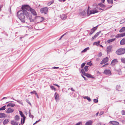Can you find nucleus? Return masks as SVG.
Returning <instances> with one entry per match:
<instances>
[{"label": "nucleus", "instance_id": "1", "mask_svg": "<svg viewBox=\"0 0 125 125\" xmlns=\"http://www.w3.org/2000/svg\"><path fill=\"white\" fill-rule=\"evenodd\" d=\"M25 15L27 19H29L31 22H33L34 21L33 19H32V15L31 14L28 12L27 11L20 10L17 13V16L22 22L24 23L25 22Z\"/></svg>", "mask_w": 125, "mask_h": 125}, {"label": "nucleus", "instance_id": "2", "mask_svg": "<svg viewBox=\"0 0 125 125\" xmlns=\"http://www.w3.org/2000/svg\"><path fill=\"white\" fill-rule=\"evenodd\" d=\"M125 49L120 48L118 49L116 52V53L118 55H120L124 54L125 52Z\"/></svg>", "mask_w": 125, "mask_h": 125}, {"label": "nucleus", "instance_id": "3", "mask_svg": "<svg viewBox=\"0 0 125 125\" xmlns=\"http://www.w3.org/2000/svg\"><path fill=\"white\" fill-rule=\"evenodd\" d=\"M35 20L36 23H38L43 21L44 20V19L42 17L37 16L35 17Z\"/></svg>", "mask_w": 125, "mask_h": 125}, {"label": "nucleus", "instance_id": "4", "mask_svg": "<svg viewBox=\"0 0 125 125\" xmlns=\"http://www.w3.org/2000/svg\"><path fill=\"white\" fill-rule=\"evenodd\" d=\"M81 73L84 75L85 76L88 78H94L93 77L91 74L87 73H85L84 70L83 69H82L81 70Z\"/></svg>", "mask_w": 125, "mask_h": 125}, {"label": "nucleus", "instance_id": "5", "mask_svg": "<svg viewBox=\"0 0 125 125\" xmlns=\"http://www.w3.org/2000/svg\"><path fill=\"white\" fill-rule=\"evenodd\" d=\"M89 7H88L87 10V14L90 15L92 14H94L98 12L99 11L95 10H90V11H89Z\"/></svg>", "mask_w": 125, "mask_h": 125}, {"label": "nucleus", "instance_id": "6", "mask_svg": "<svg viewBox=\"0 0 125 125\" xmlns=\"http://www.w3.org/2000/svg\"><path fill=\"white\" fill-rule=\"evenodd\" d=\"M48 8L47 7H45L41 9L40 12L41 13L44 14H47Z\"/></svg>", "mask_w": 125, "mask_h": 125}, {"label": "nucleus", "instance_id": "7", "mask_svg": "<svg viewBox=\"0 0 125 125\" xmlns=\"http://www.w3.org/2000/svg\"><path fill=\"white\" fill-rule=\"evenodd\" d=\"M30 7L28 5H24L22 6V10H21L27 11L26 10H28L29 9L30 10Z\"/></svg>", "mask_w": 125, "mask_h": 125}, {"label": "nucleus", "instance_id": "8", "mask_svg": "<svg viewBox=\"0 0 125 125\" xmlns=\"http://www.w3.org/2000/svg\"><path fill=\"white\" fill-rule=\"evenodd\" d=\"M104 74L107 75H111V72L109 70H105L104 71Z\"/></svg>", "mask_w": 125, "mask_h": 125}, {"label": "nucleus", "instance_id": "9", "mask_svg": "<svg viewBox=\"0 0 125 125\" xmlns=\"http://www.w3.org/2000/svg\"><path fill=\"white\" fill-rule=\"evenodd\" d=\"M108 58L106 57L104 58V59L102 60L101 62L100 63L101 64H102L103 63L104 64L107 62L108 61Z\"/></svg>", "mask_w": 125, "mask_h": 125}, {"label": "nucleus", "instance_id": "10", "mask_svg": "<svg viewBox=\"0 0 125 125\" xmlns=\"http://www.w3.org/2000/svg\"><path fill=\"white\" fill-rule=\"evenodd\" d=\"M54 96L57 102L59 101V95L57 93H55L54 94Z\"/></svg>", "mask_w": 125, "mask_h": 125}, {"label": "nucleus", "instance_id": "11", "mask_svg": "<svg viewBox=\"0 0 125 125\" xmlns=\"http://www.w3.org/2000/svg\"><path fill=\"white\" fill-rule=\"evenodd\" d=\"M30 10L33 15L34 16L37 15V13L34 9L30 8Z\"/></svg>", "mask_w": 125, "mask_h": 125}, {"label": "nucleus", "instance_id": "12", "mask_svg": "<svg viewBox=\"0 0 125 125\" xmlns=\"http://www.w3.org/2000/svg\"><path fill=\"white\" fill-rule=\"evenodd\" d=\"M87 11L86 10L84 9L83 11L80 13L79 15L81 17L83 16L85 14L86 12H87Z\"/></svg>", "mask_w": 125, "mask_h": 125}, {"label": "nucleus", "instance_id": "13", "mask_svg": "<svg viewBox=\"0 0 125 125\" xmlns=\"http://www.w3.org/2000/svg\"><path fill=\"white\" fill-rule=\"evenodd\" d=\"M60 17L62 20H65L67 18V16L65 14H62L60 15Z\"/></svg>", "mask_w": 125, "mask_h": 125}, {"label": "nucleus", "instance_id": "14", "mask_svg": "<svg viewBox=\"0 0 125 125\" xmlns=\"http://www.w3.org/2000/svg\"><path fill=\"white\" fill-rule=\"evenodd\" d=\"M109 123L114 125H118L119 124L118 122L115 121H111Z\"/></svg>", "mask_w": 125, "mask_h": 125}, {"label": "nucleus", "instance_id": "15", "mask_svg": "<svg viewBox=\"0 0 125 125\" xmlns=\"http://www.w3.org/2000/svg\"><path fill=\"white\" fill-rule=\"evenodd\" d=\"M21 117L23 118L21 119V122L22 124H24V123L25 119L26 118V117H25L24 114H23L22 115H21Z\"/></svg>", "mask_w": 125, "mask_h": 125}, {"label": "nucleus", "instance_id": "16", "mask_svg": "<svg viewBox=\"0 0 125 125\" xmlns=\"http://www.w3.org/2000/svg\"><path fill=\"white\" fill-rule=\"evenodd\" d=\"M117 61L116 59L113 60L112 61L111 63V65L112 66H114L116 63H117Z\"/></svg>", "mask_w": 125, "mask_h": 125}, {"label": "nucleus", "instance_id": "17", "mask_svg": "<svg viewBox=\"0 0 125 125\" xmlns=\"http://www.w3.org/2000/svg\"><path fill=\"white\" fill-rule=\"evenodd\" d=\"M125 35V33L118 34L116 36V38H120L122 37Z\"/></svg>", "mask_w": 125, "mask_h": 125}, {"label": "nucleus", "instance_id": "18", "mask_svg": "<svg viewBox=\"0 0 125 125\" xmlns=\"http://www.w3.org/2000/svg\"><path fill=\"white\" fill-rule=\"evenodd\" d=\"M97 26H96V27H97ZM96 27H94L91 30L90 32V33L89 34L90 35H91L96 30Z\"/></svg>", "mask_w": 125, "mask_h": 125}, {"label": "nucleus", "instance_id": "19", "mask_svg": "<svg viewBox=\"0 0 125 125\" xmlns=\"http://www.w3.org/2000/svg\"><path fill=\"white\" fill-rule=\"evenodd\" d=\"M112 46H108L107 48V53H108L111 52Z\"/></svg>", "mask_w": 125, "mask_h": 125}, {"label": "nucleus", "instance_id": "20", "mask_svg": "<svg viewBox=\"0 0 125 125\" xmlns=\"http://www.w3.org/2000/svg\"><path fill=\"white\" fill-rule=\"evenodd\" d=\"M14 111V110L11 108H9L7 110H6V112L7 113H12Z\"/></svg>", "mask_w": 125, "mask_h": 125}, {"label": "nucleus", "instance_id": "21", "mask_svg": "<svg viewBox=\"0 0 125 125\" xmlns=\"http://www.w3.org/2000/svg\"><path fill=\"white\" fill-rule=\"evenodd\" d=\"M93 121L92 120H89L87 122L85 125H92Z\"/></svg>", "mask_w": 125, "mask_h": 125}, {"label": "nucleus", "instance_id": "22", "mask_svg": "<svg viewBox=\"0 0 125 125\" xmlns=\"http://www.w3.org/2000/svg\"><path fill=\"white\" fill-rule=\"evenodd\" d=\"M120 44L121 45L125 44V39H123L121 41Z\"/></svg>", "mask_w": 125, "mask_h": 125}, {"label": "nucleus", "instance_id": "23", "mask_svg": "<svg viewBox=\"0 0 125 125\" xmlns=\"http://www.w3.org/2000/svg\"><path fill=\"white\" fill-rule=\"evenodd\" d=\"M15 105L14 104L10 103L7 105V106H11V107H13Z\"/></svg>", "mask_w": 125, "mask_h": 125}, {"label": "nucleus", "instance_id": "24", "mask_svg": "<svg viewBox=\"0 0 125 125\" xmlns=\"http://www.w3.org/2000/svg\"><path fill=\"white\" fill-rule=\"evenodd\" d=\"M11 123L13 125H18V123L14 121H11Z\"/></svg>", "mask_w": 125, "mask_h": 125}, {"label": "nucleus", "instance_id": "25", "mask_svg": "<svg viewBox=\"0 0 125 125\" xmlns=\"http://www.w3.org/2000/svg\"><path fill=\"white\" fill-rule=\"evenodd\" d=\"M115 40V38L112 39H110L108 40L107 41V42L110 43L114 42Z\"/></svg>", "mask_w": 125, "mask_h": 125}, {"label": "nucleus", "instance_id": "26", "mask_svg": "<svg viewBox=\"0 0 125 125\" xmlns=\"http://www.w3.org/2000/svg\"><path fill=\"white\" fill-rule=\"evenodd\" d=\"M6 116L5 114L3 113H0V118H2L5 117Z\"/></svg>", "mask_w": 125, "mask_h": 125}, {"label": "nucleus", "instance_id": "27", "mask_svg": "<svg viewBox=\"0 0 125 125\" xmlns=\"http://www.w3.org/2000/svg\"><path fill=\"white\" fill-rule=\"evenodd\" d=\"M125 31V27H123L119 30V32H122Z\"/></svg>", "mask_w": 125, "mask_h": 125}, {"label": "nucleus", "instance_id": "28", "mask_svg": "<svg viewBox=\"0 0 125 125\" xmlns=\"http://www.w3.org/2000/svg\"><path fill=\"white\" fill-rule=\"evenodd\" d=\"M9 121L8 119H6L4 120L3 122V124L5 125L7 123L9 122Z\"/></svg>", "mask_w": 125, "mask_h": 125}, {"label": "nucleus", "instance_id": "29", "mask_svg": "<svg viewBox=\"0 0 125 125\" xmlns=\"http://www.w3.org/2000/svg\"><path fill=\"white\" fill-rule=\"evenodd\" d=\"M89 47H87L84 49L82 51V53L84 52H86L87 50L89 49Z\"/></svg>", "mask_w": 125, "mask_h": 125}, {"label": "nucleus", "instance_id": "30", "mask_svg": "<svg viewBox=\"0 0 125 125\" xmlns=\"http://www.w3.org/2000/svg\"><path fill=\"white\" fill-rule=\"evenodd\" d=\"M84 99H87L89 102H90L91 101V100L90 98L88 96H84L83 97Z\"/></svg>", "mask_w": 125, "mask_h": 125}, {"label": "nucleus", "instance_id": "31", "mask_svg": "<svg viewBox=\"0 0 125 125\" xmlns=\"http://www.w3.org/2000/svg\"><path fill=\"white\" fill-rule=\"evenodd\" d=\"M15 119L16 121H18L19 119V116L18 115H16L15 117Z\"/></svg>", "mask_w": 125, "mask_h": 125}, {"label": "nucleus", "instance_id": "32", "mask_svg": "<svg viewBox=\"0 0 125 125\" xmlns=\"http://www.w3.org/2000/svg\"><path fill=\"white\" fill-rule=\"evenodd\" d=\"M107 1L109 4H113V0H107Z\"/></svg>", "mask_w": 125, "mask_h": 125}, {"label": "nucleus", "instance_id": "33", "mask_svg": "<svg viewBox=\"0 0 125 125\" xmlns=\"http://www.w3.org/2000/svg\"><path fill=\"white\" fill-rule=\"evenodd\" d=\"M88 66H86L84 68V69L86 72H87L88 70Z\"/></svg>", "mask_w": 125, "mask_h": 125}, {"label": "nucleus", "instance_id": "34", "mask_svg": "<svg viewBox=\"0 0 125 125\" xmlns=\"http://www.w3.org/2000/svg\"><path fill=\"white\" fill-rule=\"evenodd\" d=\"M100 43V42L98 41L96 42H95L93 43V45H96L97 46H98L99 44Z\"/></svg>", "mask_w": 125, "mask_h": 125}, {"label": "nucleus", "instance_id": "35", "mask_svg": "<svg viewBox=\"0 0 125 125\" xmlns=\"http://www.w3.org/2000/svg\"><path fill=\"white\" fill-rule=\"evenodd\" d=\"M121 87L119 85H117L116 86V90H118L119 91H121Z\"/></svg>", "mask_w": 125, "mask_h": 125}, {"label": "nucleus", "instance_id": "36", "mask_svg": "<svg viewBox=\"0 0 125 125\" xmlns=\"http://www.w3.org/2000/svg\"><path fill=\"white\" fill-rule=\"evenodd\" d=\"M98 36L97 35V34L96 33L94 36L92 37V40H93L95 38Z\"/></svg>", "mask_w": 125, "mask_h": 125}, {"label": "nucleus", "instance_id": "37", "mask_svg": "<svg viewBox=\"0 0 125 125\" xmlns=\"http://www.w3.org/2000/svg\"><path fill=\"white\" fill-rule=\"evenodd\" d=\"M125 22V20L124 19H123L121 20L120 22V24H122V23H124Z\"/></svg>", "mask_w": 125, "mask_h": 125}, {"label": "nucleus", "instance_id": "38", "mask_svg": "<svg viewBox=\"0 0 125 125\" xmlns=\"http://www.w3.org/2000/svg\"><path fill=\"white\" fill-rule=\"evenodd\" d=\"M5 107H6L5 105L3 106L2 107H1V108H0V110H4L5 109Z\"/></svg>", "mask_w": 125, "mask_h": 125}, {"label": "nucleus", "instance_id": "39", "mask_svg": "<svg viewBox=\"0 0 125 125\" xmlns=\"http://www.w3.org/2000/svg\"><path fill=\"white\" fill-rule=\"evenodd\" d=\"M98 5L99 6L101 7H104V5L101 3H99L98 4Z\"/></svg>", "mask_w": 125, "mask_h": 125}, {"label": "nucleus", "instance_id": "40", "mask_svg": "<svg viewBox=\"0 0 125 125\" xmlns=\"http://www.w3.org/2000/svg\"><path fill=\"white\" fill-rule=\"evenodd\" d=\"M16 101L19 104H22V105H23V103L21 101L19 100H16Z\"/></svg>", "mask_w": 125, "mask_h": 125}, {"label": "nucleus", "instance_id": "41", "mask_svg": "<svg viewBox=\"0 0 125 125\" xmlns=\"http://www.w3.org/2000/svg\"><path fill=\"white\" fill-rule=\"evenodd\" d=\"M87 65H88L90 66H91L92 65V64L91 62V61H90V62H88L87 63Z\"/></svg>", "mask_w": 125, "mask_h": 125}, {"label": "nucleus", "instance_id": "42", "mask_svg": "<svg viewBox=\"0 0 125 125\" xmlns=\"http://www.w3.org/2000/svg\"><path fill=\"white\" fill-rule=\"evenodd\" d=\"M50 87L52 90H54L55 91H56V89L54 88L53 86H51Z\"/></svg>", "mask_w": 125, "mask_h": 125}, {"label": "nucleus", "instance_id": "43", "mask_svg": "<svg viewBox=\"0 0 125 125\" xmlns=\"http://www.w3.org/2000/svg\"><path fill=\"white\" fill-rule=\"evenodd\" d=\"M121 61L122 62L125 63V58H122Z\"/></svg>", "mask_w": 125, "mask_h": 125}, {"label": "nucleus", "instance_id": "44", "mask_svg": "<svg viewBox=\"0 0 125 125\" xmlns=\"http://www.w3.org/2000/svg\"><path fill=\"white\" fill-rule=\"evenodd\" d=\"M102 53L101 52H100L98 54L97 56L98 57H100L102 56Z\"/></svg>", "mask_w": 125, "mask_h": 125}, {"label": "nucleus", "instance_id": "45", "mask_svg": "<svg viewBox=\"0 0 125 125\" xmlns=\"http://www.w3.org/2000/svg\"><path fill=\"white\" fill-rule=\"evenodd\" d=\"M86 63L85 62H84L81 65V68H83L85 65Z\"/></svg>", "mask_w": 125, "mask_h": 125}, {"label": "nucleus", "instance_id": "46", "mask_svg": "<svg viewBox=\"0 0 125 125\" xmlns=\"http://www.w3.org/2000/svg\"><path fill=\"white\" fill-rule=\"evenodd\" d=\"M94 103H97L98 102V100L97 99H94Z\"/></svg>", "mask_w": 125, "mask_h": 125}, {"label": "nucleus", "instance_id": "47", "mask_svg": "<svg viewBox=\"0 0 125 125\" xmlns=\"http://www.w3.org/2000/svg\"><path fill=\"white\" fill-rule=\"evenodd\" d=\"M75 125H82V123L81 122H79L77 123Z\"/></svg>", "mask_w": 125, "mask_h": 125}, {"label": "nucleus", "instance_id": "48", "mask_svg": "<svg viewBox=\"0 0 125 125\" xmlns=\"http://www.w3.org/2000/svg\"><path fill=\"white\" fill-rule=\"evenodd\" d=\"M121 113L122 115H125V111L124 110H122L121 112Z\"/></svg>", "mask_w": 125, "mask_h": 125}, {"label": "nucleus", "instance_id": "49", "mask_svg": "<svg viewBox=\"0 0 125 125\" xmlns=\"http://www.w3.org/2000/svg\"><path fill=\"white\" fill-rule=\"evenodd\" d=\"M26 101L29 104H30L31 105V104L30 102L29 101V100H28L27 99V100H26Z\"/></svg>", "mask_w": 125, "mask_h": 125}, {"label": "nucleus", "instance_id": "50", "mask_svg": "<svg viewBox=\"0 0 125 125\" xmlns=\"http://www.w3.org/2000/svg\"><path fill=\"white\" fill-rule=\"evenodd\" d=\"M59 68V67H52V68L53 69H58Z\"/></svg>", "mask_w": 125, "mask_h": 125}, {"label": "nucleus", "instance_id": "51", "mask_svg": "<svg viewBox=\"0 0 125 125\" xmlns=\"http://www.w3.org/2000/svg\"><path fill=\"white\" fill-rule=\"evenodd\" d=\"M36 91H33L32 92H30V93L31 94H34V93H35V92Z\"/></svg>", "mask_w": 125, "mask_h": 125}, {"label": "nucleus", "instance_id": "52", "mask_svg": "<svg viewBox=\"0 0 125 125\" xmlns=\"http://www.w3.org/2000/svg\"><path fill=\"white\" fill-rule=\"evenodd\" d=\"M101 31H100L98 32H97L96 34H97V35L98 36L99 35V34H100V33H101Z\"/></svg>", "mask_w": 125, "mask_h": 125}, {"label": "nucleus", "instance_id": "53", "mask_svg": "<svg viewBox=\"0 0 125 125\" xmlns=\"http://www.w3.org/2000/svg\"><path fill=\"white\" fill-rule=\"evenodd\" d=\"M58 1L60 2H62L63 1V2H64L65 1V0H58Z\"/></svg>", "mask_w": 125, "mask_h": 125}, {"label": "nucleus", "instance_id": "54", "mask_svg": "<svg viewBox=\"0 0 125 125\" xmlns=\"http://www.w3.org/2000/svg\"><path fill=\"white\" fill-rule=\"evenodd\" d=\"M19 112L20 114L21 115L23 114L22 112L21 111H19Z\"/></svg>", "mask_w": 125, "mask_h": 125}, {"label": "nucleus", "instance_id": "55", "mask_svg": "<svg viewBox=\"0 0 125 125\" xmlns=\"http://www.w3.org/2000/svg\"><path fill=\"white\" fill-rule=\"evenodd\" d=\"M103 113H104V112H102L99 114V115H101L103 114Z\"/></svg>", "mask_w": 125, "mask_h": 125}, {"label": "nucleus", "instance_id": "56", "mask_svg": "<svg viewBox=\"0 0 125 125\" xmlns=\"http://www.w3.org/2000/svg\"><path fill=\"white\" fill-rule=\"evenodd\" d=\"M51 4H52V3H51V2H49L48 3L47 5L48 6H50Z\"/></svg>", "mask_w": 125, "mask_h": 125}, {"label": "nucleus", "instance_id": "57", "mask_svg": "<svg viewBox=\"0 0 125 125\" xmlns=\"http://www.w3.org/2000/svg\"><path fill=\"white\" fill-rule=\"evenodd\" d=\"M54 85L55 86H57V87H60L58 85H57V84H54Z\"/></svg>", "mask_w": 125, "mask_h": 125}, {"label": "nucleus", "instance_id": "58", "mask_svg": "<svg viewBox=\"0 0 125 125\" xmlns=\"http://www.w3.org/2000/svg\"><path fill=\"white\" fill-rule=\"evenodd\" d=\"M40 120H39L38 121H36V122L35 123H34L33 124V125H34V124H35L36 123L38 122L39 121H40Z\"/></svg>", "mask_w": 125, "mask_h": 125}, {"label": "nucleus", "instance_id": "59", "mask_svg": "<svg viewBox=\"0 0 125 125\" xmlns=\"http://www.w3.org/2000/svg\"><path fill=\"white\" fill-rule=\"evenodd\" d=\"M101 2H103V3H104V2L105 0H101Z\"/></svg>", "mask_w": 125, "mask_h": 125}, {"label": "nucleus", "instance_id": "60", "mask_svg": "<svg viewBox=\"0 0 125 125\" xmlns=\"http://www.w3.org/2000/svg\"><path fill=\"white\" fill-rule=\"evenodd\" d=\"M30 117L32 118H33L34 117V116L32 115H30Z\"/></svg>", "mask_w": 125, "mask_h": 125}, {"label": "nucleus", "instance_id": "61", "mask_svg": "<svg viewBox=\"0 0 125 125\" xmlns=\"http://www.w3.org/2000/svg\"><path fill=\"white\" fill-rule=\"evenodd\" d=\"M64 35H62V36H61V37L60 38L59 40H61V38H62V37L64 36Z\"/></svg>", "mask_w": 125, "mask_h": 125}, {"label": "nucleus", "instance_id": "62", "mask_svg": "<svg viewBox=\"0 0 125 125\" xmlns=\"http://www.w3.org/2000/svg\"><path fill=\"white\" fill-rule=\"evenodd\" d=\"M96 125H101V123H98Z\"/></svg>", "mask_w": 125, "mask_h": 125}, {"label": "nucleus", "instance_id": "63", "mask_svg": "<svg viewBox=\"0 0 125 125\" xmlns=\"http://www.w3.org/2000/svg\"><path fill=\"white\" fill-rule=\"evenodd\" d=\"M34 94H35V95L36 96L38 94H37V93H36V91L35 92V93H34Z\"/></svg>", "mask_w": 125, "mask_h": 125}, {"label": "nucleus", "instance_id": "64", "mask_svg": "<svg viewBox=\"0 0 125 125\" xmlns=\"http://www.w3.org/2000/svg\"><path fill=\"white\" fill-rule=\"evenodd\" d=\"M71 90L72 91H74V90L72 88H71Z\"/></svg>", "mask_w": 125, "mask_h": 125}]
</instances>
